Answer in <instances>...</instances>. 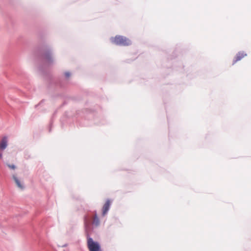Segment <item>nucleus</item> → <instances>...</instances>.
Masks as SVG:
<instances>
[{
	"label": "nucleus",
	"instance_id": "10",
	"mask_svg": "<svg viewBox=\"0 0 251 251\" xmlns=\"http://www.w3.org/2000/svg\"><path fill=\"white\" fill-rule=\"evenodd\" d=\"M45 58H46L47 59H48V60H50V54H47V55H46V56H45Z\"/></svg>",
	"mask_w": 251,
	"mask_h": 251
},
{
	"label": "nucleus",
	"instance_id": "6",
	"mask_svg": "<svg viewBox=\"0 0 251 251\" xmlns=\"http://www.w3.org/2000/svg\"><path fill=\"white\" fill-rule=\"evenodd\" d=\"M93 224L95 226H98L100 224L99 219L96 215L94 216L93 218Z\"/></svg>",
	"mask_w": 251,
	"mask_h": 251
},
{
	"label": "nucleus",
	"instance_id": "8",
	"mask_svg": "<svg viewBox=\"0 0 251 251\" xmlns=\"http://www.w3.org/2000/svg\"><path fill=\"white\" fill-rule=\"evenodd\" d=\"M84 224H85V227H86V230H88V228H89V224H89V222L88 221H87V220H86V218L84 220Z\"/></svg>",
	"mask_w": 251,
	"mask_h": 251
},
{
	"label": "nucleus",
	"instance_id": "1",
	"mask_svg": "<svg viewBox=\"0 0 251 251\" xmlns=\"http://www.w3.org/2000/svg\"><path fill=\"white\" fill-rule=\"evenodd\" d=\"M111 41L113 43L120 46H129L131 44V41L128 38L120 35L111 38Z\"/></svg>",
	"mask_w": 251,
	"mask_h": 251
},
{
	"label": "nucleus",
	"instance_id": "9",
	"mask_svg": "<svg viewBox=\"0 0 251 251\" xmlns=\"http://www.w3.org/2000/svg\"><path fill=\"white\" fill-rule=\"evenodd\" d=\"M8 167L10 169H13V170H14V169H15V165H9V164H8Z\"/></svg>",
	"mask_w": 251,
	"mask_h": 251
},
{
	"label": "nucleus",
	"instance_id": "2",
	"mask_svg": "<svg viewBox=\"0 0 251 251\" xmlns=\"http://www.w3.org/2000/svg\"><path fill=\"white\" fill-rule=\"evenodd\" d=\"M87 246L90 251H100L99 244L94 242L91 238H88Z\"/></svg>",
	"mask_w": 251,
	"mask_h": 251
},
{
	"label": "nucleus",
	"instance_id": "4",
	"mask_svg": "<svg viewBox=\"0 0 251 251\" xmlns=\"http://www.w3.org/2000/svg\"><path fill=\"white\" fill-rule=\"evenodd\" d=\"M110 205V201L107 200L104 203L102 208V214L104 215L108 211Z\"/></svg>",
	"mask_w": 251,
	"mask_h": 251
},
{
	"label": "nucleus",
	"instance_id": "5",
	"mask_svg": "<svg viewBox=\"0 0 251 251\" xmlns=\"http://www.w3.org/2000/svg\"><path fill=\"white\" fill-rule=\"evenodd\" d=\"M7 146V139L6 137H3L0 142V149L3 150Z\"/></svg>",
	"mask_w": 251,
	"mask_h": 251
},
{
	"label": "nucleus",
	"instance_id": "7",
	"mask_svg": "<svg viewBox=\"0 0 251 251\" xmlns=\"http://www.w3.org/2000/svg\"><path fill=\"white\" fill-rule=\"evenodd\" d=\"M13 179L14 180H15L17 185L21 189H23V185H22V184L21 183V182H20V181L18 180V179L15 176H13Z\"/></svg>",
	"mask_w": 251,
	"mask_h": 251
},
{
	"label": "nucleus",
	"instance_id": "11",
	"mask_svg": "<svg viewBox=\"0 0 251 251\" xmlns=\"http://www.w3.org/2000/svg\"><path fill=\"white\" fill-rule=\"evenodd\" d=\"M65 75L66 77H69L70 75V74L69 73H66Z\"/></svg>",
	"mask_w": 251,
	"mask_h": 251
},
{
	"label": "nucleus",
	"instance_id": "12",
	"mask_svg": "<svg viewBox=\"0 0 251 251\" xmlns=\"http://www.w3.org/2000/svg\"><path fill=\"white\" fill-rule=\"evenodd\" d=\"M2 158V153H0V158Z\"/></svg>",
	"mask_w": 251,
	"mask_h": 251
},
{
	"label": "nucleus",
	"instance_id": "3",
	"mask_svg": "<svg viewBox=\"0 0 251 251\" xmlns=\"http://www.w3.org/2000/svg\"><path fill=\"white\" fill-rule=\"evenodd\" d=\"M247 56V54L244 51L239 52L236 55L234 60L233 61V65L235 64L237 61L241 60L243 58Z\"/></svg>",
	"mask_w": 251,
	"mask_h": 251
}]
</instances>
